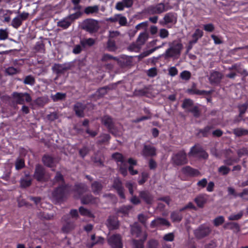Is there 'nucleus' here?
Segmentation results:
<instances>
[{
    "label": "nucleus",
    "mask_w": 248,
    "mask_h": 248,
    "mask_svg": "<svg viewBox=\"0 0 248 248\" xmlns=\"http://www.w3.org/2000/svg\"><path fill=\"white\" fill-rule=\"evenodd\" d=\"M141 47V46H140V45L138 44L137 43V42H136V43H133L131 45H130L129 46L128 49L130 51L137 52L139 51V50H140Z\"/></svg>",
    "instance_id": "obj_40"
},
{
    "label": "nucleus",
    "mask_w": 248,
    "mask_h": 248,
    "mask_svg": "<svg viewBox=\"0 0 248 248\" xmlns=\"http://www.w3.org/2000/svg\"><path fill=\"white\" fill-rule=\"evenodd\" d=\"M191 76V73L189 71H183L180 74V78L185 80H189Z\"/></svg>",
    "instance_id": "obj_41"
},
{
    "label": "nucleus",
    "mask_w": 248,
    "mask_h": 248,
    "mask_svg": "<svg viewBox=\"0 0 248 248\" xmlns=\"http://www.w3.org/2000/svg\"><path fill=\"white\" fill-rule=\"evenodd\" d=\"M156 50V48L151 49L149 50H147L146 51L143 52L142 53H141L139 57L140 58H144L145 57H147L152 54L153 52H154Z\"/></svg>",
    "instance_id": "obj_59"
},
{
    "label": "nucleus",
    "mask_w": 248,
    "mask_h": 248,
    "mask_svg": "<svg viewBox=\"0 0 248 248\" xmlns=\"http://www.w3.org/2000/svg\"><path fill=\"white\" fill-rule=\"evenodd\" d=\"M187 111L191 113L195 118H199L201 114V111L197 106H194L188 108Z\"/></svg>",
    "instance_id": "obj_27"
},
{
    "label": "nucleus",
    "mask_w": 248,
    "mask_h": 248,
    "mask_svg": "<svg viewBox=\"0 0 248 248\" xmlns=\"http://www.w3.org/2000/svg\"><path fill=\"white\" fill-rule=\"evenodd\" d=\"M82 28L90 33L94 32L99 28V23L96 20L87 19L83 21Z\"/></svg>",
    "instance_id": "obj_1"
},
{
    "label": "nucleus",
    "mask_w": 248,
    "mask_h": 248,
    "mask_svg": "<svg viewBox=\"0 0 248 248\" xmlns=\"http://www.w3.org/2000/svg\"><path fill=\"white\" fill-rule=\"evenodd\" d=\"M181 171L183 174L190 177L198 176L200 174V172L198 170L189 166L182 168Z\"/></svg>",
    "instance_id": "obj_11"
},
{
    "label": "nucleus",
    "mask_w": 248,
    "mask_h": 248,
    "mask_svg": "<svg viewBox=\"0 0 248 248\" xmlns=\"http://www.w3.org/2000/svg\"><path fill=\"white\" fill-rule=\"evenodd\" d=\"M158 243L157 241L152 240L149 242L148 248H157Z\"/></svg>",
    "instance_id": "obj_62"
},
{
    "label": "nucleus",
    "mask_w": 248,
    "mask_h": 248,
    "mask_svg": "<svg viewBox=\"0 0 248 248\" xmlns=\"http://www.w3.org/2000/svg\"><path fill=\"white\" fill-rule=\"evenodd\" d=\"M79 210L81 215L89 217H92L91 213L87 209L83 207H80L79 208Z\"/></svg>",
    "instance_id": "obj_51"
},
{
    "label": "nucleus",
    "mask_w": 248,
    "mask_h": 248,
    "mask_svg": "<svg viewBox=\"0 0 248 248\" xmlns=\"http://www.w3.org/2000/svg\"><path fill=\"white\" fill-rule=\"evenodd\" d=\"M125 186L127 188H128L130 193L131 195H133L134 191L133 189L135 188V185H133L132 183L129 182L126 183Z\"/></svg>",
    "instance_id": "obj_61"
},
{
    "label": "nucleus",
    "mask_w": 248,
    "mask_h": 248,
    "mask_svg": "<svg viewBox=\"0 0 248 248\" xmlns=\"http://www.w3.org/2000/svg\"><path fill=\"white\" fill-rule=\"evenodd\" d=\"M65 191V188L63 187H58L54 192V195L56 197H60Z\"/></svg>",
    "instance_id": "obj_54"
},
{
    "label": "nucleus",
    "mask_w": 248,
    "mask_h": 248,
    "mask_svg": "<svg viewBox=\"0 0 248 248\" xmlns=\"http://www.w3.org/2000/svg\"><path fill=\"white\" fill-rule=\"evenodd\" d=\"M118 19V22L121 26H125L127 24V20L126 17L122 16L121 14L119 15Z\"/></svg>",
    "instance_id": "obj_53"
},
{
    "label": "nucleus",
    "mask_w": 248,
    "mask_h": 248,
    "mask_svg": "<svg viewBox=\"0 0 248 248\" xmlns=\"http://www.w3.org/2000/svg\"><path fill=\"white\" fill-rule=\"evenodd\" d=\"M207 201V195L202 194L198 195L194 199V202L200 208H202Z\"/></svg>",
    "instance_id": "obj_12"
},
{
    "label": "nucleus",
    "mask_w": 248,
    "mask_h": 248,
    "mask_svg": "<svg viewBox=\"0 0 248 248\" xmlns=\"http://www.w3.org/2000/svg\"><path fill=\"white\" fill-rule=\"evenodd\" d=\"M157 74V69L155 67L150 68L147 72V75L151 77H154Z\"/></svg>",
    "instance_id": "obj_57"
},
{
    "label": "nucleus",
    "mask_w": 248,
    "mask_h": 248,
    "mask_svg": "<svg viewBox=\"0 0 248 248\" xmlns=\"http://www.w3.org/2000/svg\"><path fill=\"white\" fill-rule=\"evenodd\" d=\"M95 40L92 38L81 39L80 41V45L83 47L87 46H91L95 43Z\"/></svg>",
    "instance_id": "obj_24"
},
{
    "label": "nucleus",
    "mask_w": 248,
    "mask_h": 248,
    "mask_svg": "<svg viewBox=\"0 0 248 248\" xmlns=\"http://www.w3.org/2000/svg\"><path fill=\"white\" fill-rule=\"evenodd\" d=\"M107 224L109 229H115L118 226V221L115 217H109L108 219Z\"/></svg>",
    "instance_id": "obj_19"
},
{
    "label": "nucleus",
    "mask_w": 248,
    "mask_h": 248,
    "mask_svg": "<svg viewBox=\"0 0 248 248\" xmlns=\"http://www.w3.org/2000/svg\"><path fill=\"white\" fill-rule=\"evenodd\" d=\"M225 221L224 217L222 216L216 217L213 220V223L215 226L218 227L222 225Z\"/></svg>",
    "instance_id": "obj_33"
},
{
    "label": "nucleus",
    "mask_w": 248,
    "mask_h": 248,
    "mask_svg": "<svg viewBox=\"0 0 248 248\" xmlns=\"http://www.w3.org/2000/svg\"><path fill=\"white\" fill-rule=\"evenodd\" d=\"M24 161L23 159L18 158L16 162V168L17 170H19L24 167Z\"/></svg>",
    "instance_id": "obj_50"
},
{
    "label": "nucleus",
    "mask_w": 248,
    "mask_h": 248,
    "mask_svg": "<svg viewBox=\"0 0 248 248\" xmlns=\"http://www.w3.org/2000/svg\"><path fill=\"white\" fill-rule=\"evenodd\" d=\"M156 50V48L151 49L149 50H147L146 51L143 52L142 53H141L139 57L140 58H144L145 57H147L152 54L153 52H154Z\"/></svg>",
    "instance_id": "obj_58"
},
{
    "label": "nucleus",
    "mask_w": 248,
    "mask_h": 248,
    "mask_svg": "<svg viewBox=\"0 0 248 248\" xmlns=\"http://www.w3.org/2000/svg\"><path fill=\"white\" fill-rule=\"evenodd\" d=\"M211 232V230L208 226L202 224L195 230L194 235L197 238L200 239L208 236Z\"/></svg>",
    "instance_id": "obj_3"
},
{
    "label": "nucleus",
    "mask_w": 248,
    "mask_h": 248,
    "mask_svg": "<svg viewBox=\"0 0 248 248\" xmlns=\"http://www.w3.org/2000/svg\"><path fill=\"white\" fill-rule=\"evenodd\" d=\"M65 96L64 93H57L56 94L52 96V98L54 101H56L62 99Z\"/></svg>",
    "instance_id": "obj_48"
},
{
    "label": "nucleus",
    "mask_w": 248,
    "mask_h": 248,
    "mask_svg": "<svg viewBox=\"0 0 248 248\" xmlns=\"http://www.w3.org/2000/svg\"><path fill=\"white\" fill-rule=\"evenodd\" d=\"M165 10L164 5L163 3L158 4L156 7L155 12L162 13Z\"/></svg>",
    "instance_id": "obj_63"
},
{
    "label": "nucleus",
    "mask_w": 248,
    "mask_h": 248,
    "mask_svg": "<svg viewBox=\"0 0 248 248\" xmlns=\"http://www.w3.org/2000/svg\"><path fill=\"white\" fill-rule=\"evenodd\" d=\"M233 133L237 137L248 136V130L243 128H236L233 130Z\"/></svg>",
    "instance_id": "obj_18"
},
{
    "label": "nucleus",
    "mask_w": 248,
    "mask_h": 248,
    "mask_svg": "<svg viewBox=\"0 0 248 248\" xmlns=\"http://www.w3.org/2000/svg\"><path fill=\"white\" fill-rule=\"evenodd\" d=\"M8 36V33L6 30H0V40H5Z\"/></svg>",
    "instance_id": "obj_60"
},
{
    "label": "nucleus",
    "mask_w": 248,
    "mask_h": 248,
    "mask_svg": "<svg viewBox=\"0 0 248 248\" xmlns=\"http://www.w3.org/2000/svg\"><path fill=\"white\" fill-rule=\"evenodd\" d=\"M182 47L183 46L180 43L177 44L176 45H173L171 43V57L179 56Z\"/></svg>",
    "instance_id": "obj_15"
},
{
    "label": "nucleus",
    "mask_w": 248,
    "mask_h": 248,
    "mask_svg": "<svg viewBox=\"0 0 248 248\" xmlns=\"http://www.w3.org/2000/svg\"><path fill=\"white\" fill-rule=\"evenodd\" d=\"M223 78L222 73L218 71H214L210 75L209 80L212 85L219 84Z\"/></svg>",
    "instance_id": "obj_9"
},
{
    "label": "nucleus",
    "mask_w": 248,
    "mask_h": 248,
    "mask_svg": "<svg viewBox=\"0 0 248 248\" xmlns=\"http://www.w3.org/2000/svg\"><path fill=\"white\" fill-rule=\"evenodd\" d=\"M214 128L213 125H207L202 129H200L198 131V135H201L203 137H207L211 133V130Z\"/></svg>",
    "instance_id": "obj_16"
},
{
    "label": "nucleus",
    "mask_w": 248,
    "mask_h": 248,
    "mask_svg": "<svg viewBox=\"0 0 248 248\" xmlns=\"http://www.w3.org/2000/svg\"><path fill=\"white\" fill-rule=\"evenodd\" d=\"M243 216V212L242 211H240L237 214H232L229 217L228 219L229 220H238L240 219Z\"/></svg>",
    "instance_id": "obj_32"
},
{
    "label": "nucleus",
    "mask_w": 248,
    "mask_h": 248,
    "mask_svg": "<svg viewBox=\"0 0 248 248\" xmlns=\"http://www.w3.org/2000/svg\"><path fill=\"white\" fill-rule=\"evenodd\" d=\"M108 243L112 248H123L122 238L119 234H114L109 237Z\"/></svg>",
    "instance_id": "obj_8"
},
{
    "label": "nucleus",
    "mask_w": 248,
    "mask_h": 248,
    "mask_svg": "<svg viewBox=\"0 0 248 248\" xmlns=\"http://www.w3.org/2000/svg\"><path fill=\"white\" fill-rule=\"evenodd\" d=\"M34 78L31 76H27L24 79V83L26 84L33 85L34 83Z\"/></svg>",
    "instance_id": "obj_47"
},
{
    "label": "nucleus",
    "mask_w": 248,
    "mask_h": 248,
    "mask_svg": "<svg viewBox=\"0 0 248 248\" xmlns=\"http://www.w3.org/2000/svg\"><path fill=\"white\" fill-rule=\"evenodd\" d=\"M204 30L208 32H213L215 30V27L212 23L205 24L203 26Z\"/></svg>",
    "instance_id": "obj_52"
},
{
    "label": "nucleus",
    "mask_w": 248,
    "mask_h": 248,
    "mask_svg": "<svg viewBox=\"0 0 248 248\" xmlns=\"http://www.w3.org/2000/svg\"><path fill=\"white\" fill-rule=\"evenodd\" d=\"M102 122L107 127H110L112 124V120L108 116H104L102 118Z\"/></svg>",
    "instance_id": "obj_42"
},
{
    "label": "nucleus",
    "mask_w": 248,
    "mask_h": 248,
    "mask_svg": "<svg viewBox=\"0 0 248 248\" xmlns=\"http://www.w3.org/2000/svg\"><path fill=\"white\" fill-rule=\"evenodd\" d=\"M229 229L233 230L235 232H238L240 231V226L238 223L234 222H231Z\"/></svg>",
    "instance_id": "obj_45"
},
{
    "label": "nucleus",
    "mask_w": 248,
    "mask_h": 248,
    "mask_svg": "<svg viewBox=\"0 0 248 248\" xmlns=\"http://www.w3.org/2000/svg\"><path fill=\"white\" fill-rule=\"evenodd\" d=\"M163 225L169 226V223L166 220L160 218H157L153 220L150 225L152 228L159 227Z\"/></svg>",
    "instance_id": "obj_14"
},
{
    "label": "nucleus",
    "mask_w": 248,
    "mask_h": 248,
    "mask_svg": "<svg viewBox=\"0 0 248 248\" xmlns=\"http://www.w3.org/2000/svg\"><path fill=\"white\" fill-rule=\"evenodd\" d=\"M91 242H88L87 243V247L88 248H92L94 246L95 244H103L104 242V239L102 237H98L97 238L95 237V234H93L91 235Z\"/></svg>",
    "instance_id": "obj_13"
},
{
    "label": "nucleus",
    "mask_w": 248,
    "mask_h": 248,
    "mask_svg": "<svg viewBox=\"0 0 248 248\" xmlns=\"http://www.w3.org/2000/svg\"><path fill=\"white\" fill-rule=\"evenodd\" d=\"M213 90L205 91L200 90L197 88V85L195 83H193L191 87L186 90V93L190 95H209L213 93Z\"/></svg>",
    "instance_id": "obj_5"
},
{
    "label": "nucleus",
    "mask_w": 248,
    "mask_h": 248,
    "mask_svg": "<svg viewBox=\"0 0 248 248\" xmlns=\"http://www.w3.org/2000/svg\"><path fill=\"white\" fill-rule=\"evenodd\" d=\"M203 35V32L199 29L195 30V32L192 35V43H196L198 40L202 37Z\"/></svg>",
    "instance_id": "obj_20"
},
{
    "label": "nucleus",
    "mask_w": 248,
    "mask_h": 248,
    "mask_svg": "<svg viewBox=\"0 0 248 248\" xmlns=\"http://www.w3.org/2000/svg\"><path fill=\"white\" fill-rule=\"evenodd\" d=\"M44 175V170L42 166H37L36 168L35 172L34 174L35 177L38 181H42L43 180V176Z\"/></svg>",
    "instance_id": "obj_26"
},
{
    "label": "nucleus",
    "mask_w": 248,
    "mask_h": 248,
    "mask_svg": "<svg viewBox=\"0 0 248 248\" xmlns=\"http://www.w3.org/2000/svg\"><path fill=\"white\" fill-rule=\"evenodd\" d=\"M193 101L190 99H185L182 104V108L185 109H187L193 107Z\"/></svg>",
    "instance_id": "obj_38"
},
{
    "label": "nucleus",
    "mask_w": 248,
    "mask_h": 248,
    "mask_svg": "<svg viewBox=\"0 0 248 248\" xmlns=\"http://www.w3.org/2000/svg\"><path fill=\"white\" fill-rule=\"evenodd\" d=\"M140 196L141 198L143 199L148 203H151L152 202V197L147 192H140Z\"/></svg>",
    "instance_id": "obj_34"
},
{
    "label": "nucleus",
    "mask_w": 248,
    "mask_h": 248,
    "mask_svg": "<svg viewBox=\"0 0 248 248\" xmlns=\"http://www.w3.org/2000/svg\"><path fill=\"white\" fill-rule=\"evenodd\" d=\"M71 22L69 18L67 17L58 22V26L62 28L63 29L67 28L71 24Z\"/></svg>",
    "instance_id": "obj_30"
},
{
    "label": "nucleus",
    "mask_w": 248,
    "mask_h": 248,
    "mask_svg": "<svg viewBox=\"0 0 248 248\" xmlns=\"http://www.w3.org/2000/svg\"><path fill=\"white\" fill-rule=\"evenodd\" d=\"M6 72L8 75H14L18 72L16 69L10 67L6 69Z\"/></svg>",
    "instance_id": "obj_64"
},
{
    "label": "nucleus",
    "mask_w": 248,
    "mask_h": 248,
    "mask_svg": "<svg viewBox=\"0 0 248 248\" xmlns=\"http://www.w3.org/2000/svg\"><path fill=\"white\" fill-rule=\"evenodd\" d=\"M207 185V180L206 178H203L197 183V186L201 188H204Z\"/></svg>",
    "instance_id": "obj_49"
},
{
    "label": "nucleus",
    "mask_w": 248,
    "mask_h": 248,
    "mask_svg": "<svg viewBox=\"0 0 248 248\" xmlns=\"http://www.w3.org/2000/svg\"><path fill=\"white\" fill-rule=\"evenodd\" d=\"M31 184V179L28 176L21 180V186L23 187L29 186Z\"/></svg>",
    "instance_id": "obj_37"
},
{
    "label": "nucleus",
    "mask_w": 248,
    "mask_h": 248,
    "mask_svg": "<svg viewBox=\"0 0 248 248\" xmlns=\"http://www.w3.org/2000/svg\"><path fill=\"white\" fill-rule=\"evenodd\" d=\"M182 211L183 210H181V209L178 211H175L171 213V221L173 222L180 221L183 218V216L181 213Z\"/></svg>",
    "instance_id": "obj_23"
},
{
    "label": "nucleus",
    "mask_w": 248,
    "mask_h": 248,
    "mask_svg": "<svg viewBox=\"0 0 248 248\" xmlns=\"http://www.w3.org/2000/svg\"><path fill=\"white\" fill-rule=\"evenodd\" d=\"M239 112L245 114L248 108V102L238 106Z\"/></svg>",
    "instance_id": "obj_46"
},
{
    "label": "nucleus",
    "mask_w": 248,
    "mask_h": 248,
    "mask_svg": "<svg viewBox=\"0 0 248 248\" xmlns=\"http://www.w3.org/2000/svg\"><path fill=\"white\" fill-rule=\"evenodd\" d=\"M99 6L98 5H93L87 7L84 9V13L87 15L98 13L99 12Z\"/></svg>",
    "instance_id": "obj_22"
},
{
    "label": "nucleus",
    "mask_w": 248,
    "mask_h": 248,
    "mask_svg": "<svg viewBox=\"0 0 248 248\" xmlns=\"http://www.w3.org/2000/svg\"><path fill=\"white\" fill-rule=\"evenodd\" d=\"M113 186L115 189H117L120 196L122 198L124 199V195L123 192V189L122 187L121 182L119 179H116L115 180Z\"/></svg>",
    "instance_id": "obj_17"
},
{
    "label": "nucleus",
    "mask_w": 248,
    "mask_h": 248,
    "mask_svg": "<svg viewBox=\"0 0 248 248\" xmlns=\"http://www.w3.org/2000/svg\"><path fill=\"white\" fill-rule=\"evenodd\" d=\"M101 188V185L98 182H95L92 185V189L94 192H98Z\"/></svg>",
    "instance_id": "obj_56"
},
{
    "label": "nucleus",
    "mask_w": 248,
    "mask_h": 248,
    "mask_svg": "<svg viewBox=\"0 0 248 248\" xmlns=\"http://www.w3.org/2000/svg\"><path fill=\"white\" fill-rule=\"evenodd\" d=\"M53 70L57 74H60L62 73L65 70V68L64 66L57 64L53 66Z\"/></svg>",
    "instance_id": "obj_39"
},
{
    "label": "nucleus",
    "mask_w": 248,
    "mask_h": 248,
    "mask_svg": "<svg viewBox=\"0 0 248 248\" xmlns=\"http://www.w3.org/2000/svg\"><path fill=\"white\" fill-rule=\"evenodd\" d=\"M29 16L27 12H22L20 14L16 16L12 21L11 25L15 29H17L20 27L22 22L26 20Z\"/></svg>",
    "instance_id": "obj_6"
},
{
    "label": "nucleus",
    "mask_w": 248,
    "mask_h": 248,
    "mask_svg": "<svg viewBox=\"0 0 248 248\" xmlns=\"http://www.w3.org/2000/svg\"><path fill=\"white\" fill-rule=\"evenodd\" d=\"M148 39V34L146 32H142L140 34L137 40V42L141 46L145 43Z\"/></svg>",
    "instance_id": "obj_25"
},
{
    "label": "nucleus",
    "mask_w": 248,
    "mask_h": 248,
    "mask_svg": "<svg viewBox=\"0 0 248 248\" xmlns=\"http://www.w3.org/2000/svg\"><path fill=\"white\" fill-rule=\"evenodd\" d=\"M147 237L145 233L142 234L141 238L139 241L134 240L133 242V248H143V241H144Z\"/></svg>",
    "instance_id": "obj_21"
},
{
    "label": "nucleus",
    "mask_w": 248,
    "mask_h": 248,
    "mask_svg": "<svg viewBox=\"0 0 248 248\" xmlns=\"http://www.w3.org/2000/svg\"><path fill=\"white\" fill-rule=\"evenodd\" d=\"M239 160V158L233 157H230L225 159L224 161V163L227 165L231 166L235 163L238 162Z\"/></svg>",
    "instance_id": "obj_35"
},
{
    "label": "nucleus",
    "mask_w": 248,
    "mask_h": 248,
    "mask_svg": "<svg viewBox=\"0 0 248 248\" xmlns=\"http://www.w3.org/2000/svg\"><path fill=\"white\" fill-rule=\"evenodd\" d=\"M43 161L46 165L48 167L53 166V160L51 156H44L43 158Z\"/></svg>",
    "instance_id": "obj_36"
},
{
    "label": "nucleus",
    "mask_w": 248,
    "mask_h": 248,
    "mask_svg": "<svg viewBox=\"0 0 248 248\" xmlns=\"http://www.w3.org/2000/svg\"><path fill=\"white\" fill-rule=\"evenodd\" d=\"M84 106L82 104L78 103L75 105L74 109L76 114L79 117L83 116Z\"/></svg>",
    "instance_id": "obj_28"
},
{
    "label": "nucleus",
    "mask_w": 248,
    "mask_h": 248,
    "mask_svg": "<svg viewBox=\"0 0 248 248\" xmlns=\"http://www.w3.org/2000/svg\"><path fill=\"white\" fill-rule=\"evenodd\" d=\"M230 171V168L226 166H221L218 169V172L221 173L223 175L228 174Z\"/></svg>",
    "instance_id": "obj_43"
},
{
    "label": "nucleus",
    "mask_w": 248,
    "mask_h": 248,
    "mask_svg": "<svg viewBox=\"0 0 248 248\" xmlns=\"http://www.w3.org/2000/svg\"><path fill=\"white\" fill-rule=\"evenodd\" d=\"M13 97L16 102L19 104H24V102H30L31 101V98L30 94L27 93H14Z\"/></svg>",
    "instance_id": "obj_7"
},
{
    "label": "nucleus",
    "mask_w": 248,
    "mask_h": 248,
    "mask_svg": "<svg viewBox=\"0 0 248 248\" xmlns=\"http://www.w3.org/2000/svg\"><path fill=\"white\" fill-rule=\"evenodd\" d=\"M107 47L109 51H114L116 49L114 42L110 40L108 42Z\"/></svg>",
    "instance_id": "obj_55"
},
{
    "label": "nucleus",
    "mask_w": 248,
    "mask_h": 248,
    "mask_svg": "<svg viewBox=\"0 0 248 248\" xmlns=\"http://www.w3.org/2000/svg\"><path fill=\"white\" fill-rule=\"evenodd\" d=\"M143 153L145 155H154L155 154V150L153 147L145 146Z\"/></svg>",
    "instance_id": "obj_29"
},
{
    "label": "nucleus",
    "mask_w": 248,
    "mask_h": 248,
    "mask_svg": "<svg viewBox=\"0 0 248 248\" xmlns=\"http://www.w3.org/2000/svg\"><path fill=\"white\" fill-rule=\"evenodd\" d=\"M134 3V0H122L116 3L115 9L118 11H123L125 8H131Z\"/></svg>",
    "instance_id": "obj_10"
},
{
    "label": "nucleus",
    "mask_w": 248,
    "mask_h": 248,
    "mask_svg": "<svg viewBox=\"0 0 248 248\" xmlns=\"http://www.w3.org/2000/svg\"><path fill=\"white\" fill-rule=\"evenodd\" d=\"M188 155L189 156H198L203 159H207L208 157L207 153L199 144L192 146Z\"/></svg>",
    "instance_id": "obj_2"
},
{
    "label": "nucleus",
    "mask_w": 248,
    "mask_h": 248,
    "mask_svg": "<svg viewBox=\"0 0 248 248\" xmlns=\"http://www.w3.org/2000/svg\"><path fill=\"white\" fill-rule=\"evenodd\" d=\"M140 229L137 224L131 226V233L132 235L138 237L140 236Z\"/></svg>",
    "instance_id": "obj_31"
},
{
    "label": "nucleus",
    "mask_w": 248,
    "mask_h": 248,
    "mask_svg": "<svg viewBox=\"0 0 248 248\" xmlns=\"http://www.w3.org/2000/svg\"><path fill=\"white\" fill-rule=\"evenodd\" d=\"M112 157L114 158L118 163L120 162L121 164L124 163V157L123 155L119 153H115L112 155Z\"/></svg>",
    "instance_id": "obj_44"
},
{
    "label": "nucleus",
    "mask_w": 248,
    "mask_h": 248,
    "mask_svg": "<svg viewBox=\"0 0 248 248\" xmlns=\"http://www.w3.org/2000/svg\"><path fill=\"white\" fill-rule=\"evenodd\" d=\"M174 164L182 165L187 163L186 154L184 151H180L174 155L171 158Z\"/></svg>",
    "instance_id": "obj_4"
}]
</instances>
